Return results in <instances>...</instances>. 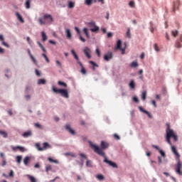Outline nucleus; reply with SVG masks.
<instances>
[{
    "label": "nucleus",
    "mask_w": 182,
    "mask_h": 182,
    "mask_svg": "<svg viewBox=\"0 0 182 182\" xmlns=\"http://www.w3.org/2000/svg\"><path fill=\"white\" fill-rule=\"evenodd\" d=\"M0 41L2 42L1 45H3L4 46H6V48H9V45L4 41V38L3 35H0Z\"/></svg>",
    "instance_id": "obj_14"
},
{
    "label": "nucleus",
    "mask_w": 182,
    "mask_h": 182,
    "mask_svg": "<svg viewBox=\"0 0 182 182\" xmlns=\"http://www.w3.org/2000/svg\"><path fill=\"white\" fill-rule=\"evenodd\" d=\"M83 33L85 35L86 38H90V34H89V29L87 28H84L82 29Z\"/></svg>",
    "instance_id": "obj_17"
},
{
    "label": "nucleus",
    "mask_w": 182,
    "mask_h": 182,
    "mask_svg": "<svg viewBox=\"0 0 182 182\" xmlns=\"http://www.w3.org/2000/svg\"><path fill=\"white\" fill-rule=\"evenodd\" d=\"M43 150H46L47 149H50V145L48 142H44L43 144Z\"/></svg>",
    "instance_id": "obj_22"
},
{
    "label": "nucleus",
    "mask_w": 182,
    "mask_h": 182,
    "mask_svg": "<svg viewBox=\"0 0 182 182\" xmlns=\"http://www.w3.org/2000/svg\"><path fill=\"white\" fill-rule=\"evenodd\" d=\"M151 105H153V106H154V107H157V105L156 104V101L155 100H152L151 101Z\"/></svg>",
    "instance_id": "obj_59"
},
{
    "label": "nucleus",
    "mask_w": 182,
    "mask_h": 182,
    "mask_svg": "<svg viewBox=\"0 0 182 182\" xmlns=\"http://www.w3.org/2000/svg\"><path fill=\"white\" fill-rule=\"evenodd\" d=\"M68 8L69 9H73L75 8V2L73 1H68Z\"/></svg>",
    "instance_id": "obj_25"
},
{
    "label": "nucleus",
    "mask_w": 182,
    "mask_h": 182,
    "mask_svg": "<svg viewBox=\"0 0 182 182\" xmlns=\"http://www.w3.org/2000/svg\"><path fill=\"white\" fill-rule=\"evenodd\" d=\"M53 92L55 93H60L63 97H65V99L69 98V92H68V90L65 89H57L55 87H53Z\"/></svg>",
    "instance_id": "obj_4"
},
{
    "label": "nucleus",
    "mask_w": 182,
    "mask_h": 182,
    "mask_svg": "<svg viewBox=\"0 0 182 182\" xmlns=\"http://www.w3.org/2000/svg\"><path fill=\"white\" fill-rule=\"evenodd\" d=\"M104 59L107 61L109 62L110 59H113V53L112 52H108L107 54L104 55Z\"/></svg>",
    "instance_id": "obj_11"
},
{
    "label": "nucleus",
    "mask_w": 182,
    "mask_h": 182,
    "mask_svg": "<svg viewBox=\"0 0 182 182\" xmlns=\"http://www.w3.org/2000/svg\"><path fill=\"white\" fill-rule=\"evenodd\" d=\"M93 4V0H85V4L87 5V6H90Z\"/></svg>",
    "instance_id": "obj_31"
},
{
    "label": "nucleus",
    "mask_w": 182,
    "mask_h": 182,
    "mask_svg": "<svg viewBox=\"0 0 182 182\" xmlns=\"http://www.w3.org/2000/svg\"><path fill=\"white\" fill-rule=\"evenodd\" d=\"M81 73L82 75H86V69H85V67H82V68H81Z\"/></svg>",
    "instance_id": "obj_54"
},
{
    "label": "nucleus",
    "mask_w": 182,
    "mask_h": 182,
    "mask_svg": "<svg viewBox=\"0 0 182 182\" xmlns=\"http://www.w3.org/2000/svg\"><path fill=\"white\" fill-rule=\"evenodd\" d=\"M38 46L41 48V49H42L43 52H44V53H46V49H45V47H43V45H42V43H41L39 41L37 42Z\"/></svg>",
    "instance_id": "obj_28"
},
{
    "label": "nucleus",
    "mask_w": 182,
    "mask_h": 182,
    "mask_svg": "<svg viewBox=\"0 0 182 182\" xmlns=\"http://www.w3.org/2000/svg\"><path fill=\"white\" fill-rule=\"evenodd\" d=\"M0 134L3 136V137H4L5 139L8 137V133H6V132L5 131L0 130Z\"/></svg>",
    "instance_id": "obj_34"
},
{
    "label": "nucleus",
    "mask_w": 182,
    "mask_h": 182,
    "mask_svg": "<svg viewBox=\"0 0 182 182\" xmlns=\"http://www.w3.org/2000/svg\"><path fill=\"white\" fill-rule=\"evenodd\" d=\"M129 86L131 89H134V87H136V83H134V80H132L129 84Z\"/></svg>",
    "instance_id": "obj_23"
},
{
    "label": "nucleus",
    "mask_w": 182,
    "mask_h": 182,
    "mask_svg": "<svg viewBox=\"0 0 182 182\" xmlns=\"http://www.w3.org/2000/svg\"><path fill=\"white\" fill-rule=\"evenodd\" d=\"M178 6H180V0H176L174 2V9H176V8L178 9Z\"/></svg>",
    "instance_id": "obj_32"
},
{
    "label": "nucleus",
    "mask_w": 182,
    "mask_h": 182,
    "mask_svg": "<svg viewBox=\"0 0 182 182\" xmlns=\"http://www.w3.org/2000/svg\"><path fill=\"white\" fill-rule=\"evenodd\" d=\"M41 36H42L43 42H46V41L48 40V36H46V33H45V31L41 32Z\"/></svg>",
    "instance_id": "obj_19"
},
{
    "label": "nucleus",
    "mask_w": 182,
    "mask_h": 182,
    "mask_svg": "<svg viewBox=\"0 0 182 182\" xmlns=\"http://www.w3.org/2000/svg\"><path fill=\"white\" fill-rule=\"evenodd\" d=\"M176 48H181V44L180 43V41H177L175 44Z\"/></svg>",
    "instance_id": "obj_51"
},
{
    "label": "nucleus",
    "mask_w": 182,
    "mask_h": 182,
    "mask_svg": "<svg viewBox=\"0 0 182 182\" xmlns=\"http://www.w3.org/2000/svg\"><path fill=\"white\" fill-rule=\"evenodd\" d=\"M55 63L58 68H62V63H60L59 60H55Z\"/></svg>",
    "instance_id": "obj_52"
},
{
    "label": "nucleus",
    "mask_w": 182,
    "mask_h": 182,
    "mask_svg": "<svg viewBox=\"0 0 182 182\" xmlns=\"http://www.w3.org/2000/svg\"><path fill=\"white\" fill-rule=\"evenodd\" d=\"M95 53H97L98 58H100L101 54H100V50H99V48H96Z\"/></svg>",
    "instance_id": "obj_49"
},
{
    "label": "nucleus",
    "mask_w": 182,
    "mask_h": 182,
    "mask_svg": "<svg viewBox=\"0 0 182 182\" xmlns=\"http://www.w3.org/2000/svg\"><path fill=\"white\" fill-rule=\"evenodd\" d=\"M114 50H121L122 51V54L124 55V52L126 50V48H122V41L121 40H118L117 41V46L114 47Z\"/></svg>",
    "instance_id": "obj_6"
},
{
    "label": "nucleus",
    "mask_w": 182,
    "mask_h": 182,
    "mask_svg": "<svg viewBox=\"0 0 182 182\" xmlns=\"http://www.w3.org/2000/svg\"><path fill=\"white\" fill-rule=\"evenodd\" d=\"M90 65H92V69H93V70H95V67H97V64H96V63H95V62H93V61H90Z\"/></svg>",
    "instance_id": "obj_47"
},
{
    "label": "nucleus",
    "mask_w": 182,
    "mask_h": 182,
    "mask_svg": "<svg viewBox=\"0 0 182 182\" xmlns=\"http://www.w3.org/2000/svg\"><path fill=\"white\" fill-rule=\"evenodd\" d=\"M90 48H89L88 47H85L83 49V53H85V56L88 58V59H91L92 55H90Z\"/></svg>",
    "instance_id": "obj_9"
},
{
    "label": "nucleus",
    "mask_w": 182,
    "mask_h": 182,
    "mask_svg": "<svg viewBox=\"0 0 182 182\" xmlns=\"http://www.w3.org/2000/svg\"><path fill=\"white\" fill-rule=\"evenodd\" d=\"M31 161V157L26 156L23 159V164L24 166H28L29 164V162Z\"/></svg>",
    "instance_id": "obj_16"
},
{
    "label": "nucleus",
    "mask_w": 182,
    "mask_h": 182,
    "mask_svg": "<svg viewBox=\"0 0 182 182\" xmlns=\"http://www.w3.org/2000/svg\"><path fill=\"white\" fill-rule=\"evenodd\" d=\"M48 160L50 163H55V164H59V161L58 160H55V159H53L52 158H48Z\"/></svg>",
    "instance_id": "obj_38"
},
{
    "label": "nucleus",
    "mask_w": 182,
    "mask_h": 182,
    "mask_svg": "<svg viewBox=\"0 0 182 182\" xmlns=\"http://www.w3.org/2000/svg\"><path fill=\"white\" fill-rule=\"evenodd\" d=\"M9 176H10V177H14V171L11 170V171H10Z\"/></svg>",
    "instance_id": "obj_64"
},
{
    "label": "nucleus",
    "mask_w": 182,
    "mask_h": 182,
    "mask_svg": "<svg viewBox=\"0 0 182 182\" xmlns=\"http://www.w3.org/2000/svg\"><path fill=\"white\" fill-rule=\"evenodd\" d=\"M36 147L38 150V151H43V147H41V144L39 143L36 144Z\"/></svg>",
    "instance_id": "obj_33"
},
{
    "label": "nucleus",
    "mask_w": 182,
    "mask_h": 182,
    "mask_svg": "<svg viewBox=\"0 0 182 182\" xmlns=\"http://www.w3.org/2000/svg\"><path fill=\"white\" fill-rule=\"evenodd\" d=\"M88 26L90 28V31L91 32H99V26H96V23L95 21L88 23Z\"/></svg>",
    "instance_id": "obj_5"
},
{
    "label": "nucleus",
    "mask_w": 182,
    "mask_h": 182,
    "mask_svg": "<svg viewBox=\"0 0 182 182\" xmlns=\"http://www.w3.org/2000/svg\"><path fill=\"white\" fill-rule=\"evenodd\" d=\"M86 166L87 167H91L92 164H90V161H86Z\"/></svg>",
    "instance_id": "obj_56"
},
{
    "label": "nucleus",
    "mask_w": 182,
    "mask_h": 182,
    "mask_svg": "<svg viewBox=\"0 0 182 182\" xmlns=\"http://www.w3.org/2000/svg\"><path fill=\"white\" fill-rule=\"evenodd\" d=\"M75 30L76 31L77 35L79 36V39L81 41V42H86V39L82 37V33H80V30L77 27H75Z\"/></svg>",
    "instance_id": "obj_12"
},
{
    "label": "nucleus",
    "mask_w": 182,
    "mask_h": 182,
    "mask_svg": "<svg viewBox=\"0 0 182 182\" xmlns=\"http://www.w3.org/2000/svg\"><path fill=\"white\" fill-rule=\"evenodd\" d=\"M36 75L37 76H41V73L38 70H36Z\"/></svg>",
    "instance_id": "obj_61"
},
{
    "label": "nucleus",
    "mask_w": 182,
    "mask_h": 182,
    "mask_svg": "<svg viewBox=\"0 0 182 182\" xmlns=\"http://www.w3.org/2000/svg\"><path fill=\"white\" fill-rule=\"evenodd\" d=\"M28 55H29L31 59L33 60V62L34 63H36V59H35V57H33V55H32V53H31V50H29V49L28 50Z\"/></svg>",
    "instance_id": "obj_21"
},
{
    "label": "nucleus",
    "mask_w": 182,
    "mask_h": 182,
    "mask_svg": "<svg viewBox=\"0 0 182 182\" xmlns=\"http://www.w3.org/2000/svg\"><path fill=\"white\" fill-rule=\"evenodd\" d=\"M154 50H156V52H159L160 50V49L159 48V46H157V43H155L154 45Z\"/></svg>",
    "instance_id": "obj_50"
},
{
    "label": "nucleus",
    "mask_w": 182,
    "mask_h": 182,
    "mask_svg": "<svg viewBox=\"0 0 182 182\" xmlns=\"http://www.w3.org/2000/svg\"><path fill=\"white\" fill-rule=\"evenodd\" d=\"M38 85H46V80L45 79H39L38 80Z\"/></svg>",
    "instance_id": "obj_27"
},
{
    "label": "nucleus",
    "mask_w": 182,
    "mask_h": 182,
    "mask_svg": "<svg viewBox=\"0 0 182 182\" xmlns=\"http://www.w3.org/2000/svg\"><path fill=\"white\" fill-rule=\"evenodd\" d=\"M16 16L17 18V19L18 21H20V22H21V23H23L25 22V21L23 20V18H22V16H21L19 14V12H16Z\"/></svg>",
    "instance_id": "obj_15"
},
{
    "label": "nucleus",
    "mask_w": 182,
    "mask_h": 182,
    "mask_svg": "<svg viewBox=\"0 0 182 182\" xmlns=\"http://www.w3.org/2000/svg\"><path fill=\"white\" fill-rule=\"evenodd\" d=\"M129 5L131 8H134L135 3L134 1H129Z\"/></svg>",
    "instance_id": "obj_48"
},
{
    "label": "nucleus",
    "mask_w": 182,
    "mask_h": 182,
    "mask_svg": "<svg viewBox=\"0 0 182 182\" xmlns=\"http://www.w3.org/2000/svg\"><path fill=\"white\" fill-rule=\"evenodd\" d=\"M101 31H102L103 33H106L107 32V30H106L105 28H101Z\"/></svg>",
    "instance_id": "obj_63"
},
{
    "label": "nucleus",
    "mask_w": 182,
    "mask_h": 182,
    "mask_svg": "<svg viewBox=\"0 0 182 182\" xmlns=\"http://www.w3.org/2000/svg\"><path fill=\"white\" fill-rule=\"evenodd\" d=\"M25 6L26 9H29L31 8V0H27L25 3Z\"/></svg>",
    "instance_id": "obj_35"
},
{
    "label": "nucleus",
    "mask_w": 182,
    "mask_h": 182,
    "mask_svg": "<svg viewBox=\"0 0 182 182\" xmlns=\"http://www.w3.org/2000/svg\"><path fill=\"white\" fill-rule=\"evenodd\" d=\"M71 53L74 56L75 59L77 60V61H79V56H77V54H76L75 50H71Z\"/></svg>",
    "instance_id": "obj_24"
},
{
    "label": "nucleus",
    "mask_w": 182,
    "mask_h": 182,
    "mask_svg": "<svg viewBox=\"0 0 182 182\" xmlns=\"http://www.w3.org/2000/svg\"><path fill=\"white\" fill-rule=\"evenodd\" d=\"M178 35V31H171V36H173V38H176Z\"/></svg>",
    "instance_id": "obj_43"
},
{
    "label": "nucleus",
    "mask_w": 182,
    "mask_h": 182,
    "mask_svg": "<svg viewBox=\"0 0 182 182\" xmlns=\"http://www.w3.org/2000/svg\"><path fill=\"white\" fill-rule=\"evenodd\" d=\"M31 134H32V133L31 132H26L23 134V137H29V136H31Z\"/></svg>",
    "instance_id": "obj_41"
},
{
    "label": "nucleus",
    "mask_w": 182,
    "mask_h": 182,
    "mask_svg": "<svg viewBox=\"0 0 182 182\" xmlns=\"http://www.w3.org/2000/svg\"><path fill=\"white\" fill-rule=\"evenodd\" d=\"M66 36L68 39H72V33H70V29L65 30Z\"/></svg>",
    "instance_id": "obj_20"
},
{
    "label": "nucleus",
    "mask_w": 182,
    "mask_h": 182,
    "mask_svg": "<svg viewBox=\"0 0 182 182\" xmlns=\"http://www.w3.org/2000/svg\"><path fill=\"white\" fill-rule=\"evenodd\" d=\"M159 164H161L163 163V161L161 160V157H158Z\"/></svg>",
    "instance_id": "obj_58"
},
{
    "label": "nucleus",
    "mask_w": 182,
    "mask_h": 182,
    "mask_svg": "<svg viewBox=\"0 0 182 182\" xmlns=\"http://www.w3.org/2000/svg\"><path fill=\"white\" fill-rule=\"evenodd\" d=\"M107 38H112V36H113V33H107Z\"/></svg>",
    "instance_id": "obj_60"
},
{
    "label": "nucleus",
    "mask_w": 182,
    "mask_h": 182,
    "mask_svg": "<svg viewBox=\"0 0 182 182\" xmlns=\"http://www.w3.org/2000/svg\"><path fill=\"white\" fill-rule=\"evenodd\" d=\"M114 138L116 140H120V136H119L117 134H114Z\"/></svg>",
    "instance_id": "obj_53"
},
{
    "label": "nucleus",
    "mask_w": 182,
    "mask_h": 182,
    "mask_svg": "<svg viewBox=\"0 0 182 182\" xmlns=\"http://www.w3.org/2000/svg\"><path fill=\"white\" fill-rule=\"evenodd\" d=\"M42 56L44 57L47 63H49L50 60H49V58H48V55H46V54H45V53H43Z\"/></svg>",
    "instance_id": "obj_45"
},
{
    "label": "nucleus",
    "mask_w": 182,
    "mask_h": 182,
    "mask_svg": "<svg viewBox=\"0 0 182 182\" xmlns=\"http://www.w3.org/2000/svg\"><path fill=\"white\" fill-rule=\"evenodd\" d=\"M79 156L82 159H85V160L87 159V156H86V155H85L84 154H80Z\"/></svg>",
    "instance_id": "obj_55"
},
{
    "label": "nucleus",
    "mask_w": 182,
    "mask_h": 182,
    "mask_svg": "<svg viewBox=\"0 0 182 182\" xmlns=\"http://www.w3.org/2000/svg\"><path fill=\"white\" fill-rule=\"evenodd\" d=\"M171 150H172V153H173V154L176 156V159L178 160V161H180V154H178V152L177 151V149H176V146H171Z\"/></svg>",
    "instance_id": "obj_10"
},
{
    "label": "nucleus",
    "mask_w": 182,
    "mask_h": 182,
    "mask_svg": "<svg viewBox=\"0 0 182 182\" xmlns=\"http://www.w3.org/2000/svg\"><path fill=\"white\" fill-rule=\"evenodd\" d=\"M40 25H45V23H52L53 22V17L50 14H44L43 18H38Z\"/></svg>",
    "instance_id": "obj_3"
},
{
    "label": "nucleus",
    "mask_w": 182,
    "mask_h": 182,
    "mask_svg": "<svg viewBox=\"0 0 182 182\" xmlns=\"http://www.w3.org/2000/svg\"><path fill=\"white\" fill-rule=\"evenodd\" d=\"M34 126L35 127H37V129H43V127H42V125H41V124L39 123L34 124Z\"/></svg>",
    "instance_id": "obj_44"
},
{
    "label": "nucleus",
    "mask_w": 182,
    "mask_h": 182,
    "mask_svg": "<svg viewBox=\"0 0 182 182\" xmlns=\"http://www.w3.org/2000/svg\"><path fill=\"white\" fill-rule=\"evenodd\" d=\"M181 167V161H178L176 164V172L177 173V174H179V176H182Z\"/></svg>",
    "instance_id": "obj_8"
},
{
    "label": "nucleus",
    "mask_w": 182,
    "mask_h": 182,
    "mask_svg": "<svg viewBox=\"0 0 182 182\" xmlns=\"http://www.w3.org/2000/svg\"><path fill=\"white\" fill-rule=\"evenodd\" d=\"M27 177H28V178H29L31 182H37L36 178H35V177H33L31 175H28Z\"/></svg>",
    "instance_id": "obj_30"
},
{
    "label": "nucleus",
    "mask_w": 182,
    "mask_h": 182,
    "mask_svg": "<svg viewBox=\"0 0 182 182\" xmlns=\"http://www.w3.org/2000/svg\"><path fill=\"white\" fill-rule=\"evenodd\" d=\"M166 141L168 143L170 146H173V144L171 143V141L170 140L171 137H173L174 141H177L178 137L176 134H174V131L171 129H170V124H166Z\"/></svg>",
    "instance_id": "obj_2"
},
{
    "label": "nucleus",
    "mask_w": 182,
    "mask_h": 182,
    "mask_svg": "<svg viewBox=\"0 0 182 182\" xmlns=\"http://www.w3.org/2000/svg\"><path fill=\"white\" fill-rule=\"evenodd\" d=\"M133 100H134V102H135L136 103L139 102V98H137V97H133Z\"/></svg>",
    "instance_id": "obj_57"
},
{
    "label": "nucleus",
    "mask_w": 182,
    "mask_h": 182,
    "mask_svg": "<svg viewBox=\"0 0 182 182\" xmlns=\"http://www.w3.org/2000/svg\"><path fill=\"white\" fill-rule=\"evenodd\" d=\"M11 150L13 151H18V150H19V151H21V153H25L26 151L25 147L20 146H11Z\"/></svg>",
    "instance_id": "obj_7"
},
{
    "label": "nucleus",
    "mask_w": 182,
    "mask_h": 182,
    "mask_svg": "<svg viewBox=\"0 0 182 182\" xmlns=\"http://www.w3.org/2000/svg\"><path fill=\"white\" fill-rule=\"evenodd\" d=\"M96 178H97V180H100V181H102V180H105V176L102 174H98V175H97Z\"/></svg>",
    "instance_id": "obj_37"
},
{
    "label": "nucleus",
    "mask_w": 182,
    "mask_h": 182,
    "mask_svg": "<svg viewBox=\"0 0 182 182\" xmlns=\"http://www.w3.org/2000/svg\"><path fill=\"white\" fill-rule=\"evenodd\" d=\"M146 96H147V91H144L141 94V100H146Z\"/></svg>",
    "instance_id": "obj_36"
},
{
    "label": "nucleus",
    "mask_w": 182,
    "mask_h": 182,
    "mask_svg": "<svg viewBox=\"0 0 182 182\" xmlns=\"http://www.w3.org/2000/svg\"><path fill=\"white\" fill-rule=\"evenodd\" d=\"M65 129L66 130H68V132H69V133H70L71 134H75V130L72 129V128H70V125H66L65 126Z\"/></svg>",
    "instance_id": "obj_18"
},
{
    "label": "nucleus",
    "mask_w": 182,
    "mask_h": 182,
    "mask_svg": "<svg viewBox=\"0 0 182 182\" xmlns=\"http://www.w3.org/2000/svg\"><path fill=\"white\" fill-rule=\"evenodd\" d=\"M58 85L59 86H63V87H68V84L66 82H62V81H58Z\"/></svg>",
    "instance_id": "obj_29"
},
{
    "label": "nucleus",
    "mask_w": 182,
    "mask_h": 182,
    "mask_svg": "<svg viewBox=\"0 0 182 182\" xmlns=\"http://www.w3.org/2000/svg\"><path fill=\"white\" fill-rule=\"evenodd\" d=\"M139 109L140 110V112H142V113H145V114H147L149 119H151V117H153L151 116V114H150V112H149L148 111H146L142 107H139Z\"/></svg>",
    "instance_id": "obj_13"
},
{
    "label": "nucleus",
    "mask_w": 182,
    "mask_h": 182,
    "mask_svg": "<svg viewBox=\"0 0 182 182\" xmlns=\"http://www.w3.org/2000/svg\"><path fill=\"white\" fill-rule=\"evenodd\" d=\"M16 161L18 164H21V161H22V156H17L16 157Z\"/></svg>",
    "instance_id": "obj_26"
},
{
    "label": "nucleus",
    "mask_w": 182,
    "mask_h": 182,
    "mask_svg": "<svg viewBox=\"0 0 182 182\" xmlns=\"http://www.w3.org/2000/svg\"><path fill=\"white\" fill-rule=\"evenodd\" d=\"M50 170H52V166L47 165L46 166V173H49V171H50Z\"/></svg>",
    "instance_id": "obj_42"
},
{
    "label": "nucleus",
    "mask_w": 182,
    "mask_h": 182,
    "mask_svg": "<svg viewBox=\"0 0 182 182\" xmlns=\"http://www.w3.org/2000/svg\"><path fill=\"white\" fill-rule=\"evenodd\" d=\"M139 66V63L136 61H134L131 63V68H137Z\"/></svg>",
    "instance_id": "obj_40"
},
{
    "label": "nucleus",
    "mask_w": 182,
    "mask_h": 182,
    "mask_svg": "<svg viewBox=\"0 0 182 182\" xmlns=\"http://www.w3.org/2000/svg\"><path fill=\"white\" fill-rule=\"evenodd\" d=\"M159 152L160 153L161 156H162V157H166V153H164L163 150L159 149Z\"/></svg>",
    "instance_id": "obj_46"
},
{
    "label": "nucleus",
    "mask_w": 182,
    "mask_h": 182,
    "mask_svg": "<svg viewBox=\"0 0 182 182\" xmlns=\"http://www.w3.org/2000/svg\"><path fill=\"white\" fill-rule=\"evenodd\" d=\"M26 100H31V95H28L25 96Z\"/></svg>",
    "instance_id": "obj_62"
},
{
    "label": "nucleus",
    "mask_w": 182,
    "mask_h": 182,
    "mask_svg": "<svg viewBox=\"0 0 182 182\" xmlns=\"http://www.w3.org/2000/svg\"><path fill=\"white\" fill-rule=\"evenodd\" d=\"M126 37L130 39L132 38V35L130 34V28H127V31L126 33Z\"/></svg>",
    "instance_id": "obj_39"
},
{
    "label": "nucleus",
    "mask_w": 182,
    "mask_h": 182,
    "mask_svg": "<svg viewBox=\"0 0 182 182\" xmlns=\"http://www.w3.org/2000/svg\"><path fill=\"white\" fill-rule=\"evenodd\" d=\"M89 144L91 149L94 150L95 153L99 154V156H102V157H104V163L109 164V166H111V167H113L114 168H117V164H116V163L114 162H112V161H109L107 159V157L106 156V154H105V152L103 151V150H105V149H107V147H109L108 143L105 142V141H102L101 149L99 146H97V145L93 144L92 141H90Z\"/></svg>",
    "instance_id": "obj_1"
}]
</instances>
